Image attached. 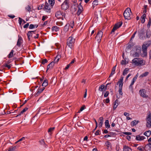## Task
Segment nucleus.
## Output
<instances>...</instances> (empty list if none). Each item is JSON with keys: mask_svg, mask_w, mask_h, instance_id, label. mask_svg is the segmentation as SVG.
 I'll return each mask as SVG.
<instances>
[{"mask_svg": "<svg viewBox=\"0 0 151 151\" xmlns=\"http://www.w3.org/2000/svg\"><path fill=\"white\" fill-rule=\"evenodd\" d=\"M73 35V34H72L71 36L68 38L67 43L68 46L71 49L73 48V47H74L75 42V39H73L72 36Z\"/></svg>", "mask_w": 151, "mask_h": 151, "instance_id": "obj_3", "label": "nucleus"}, {"mask_svg": "<svg viewBox=\"0 0 151 151\" xmlns=\"http://www.w3.org/2000/svg\"><path fill=\"white\" fill-rule=\"evenodd\" d=\"M93 9H94V7L98 4V0H95L93 2Z\"/></svg>", "mask_w": 151, "mask_h": 151, "instance_id": "obj_25", "label": "nucleus"}, {"mask_svg": "<svg viewBox=\"0 0 151 151\" xmlns=\"http://www.w3.org/2000/svg\"><path fill=\"white\" fill-rule=\"evenodd\" d=\"M70 26L69 24H67L64 27V31L65 32H67L68 29L69 27Z\"/></svg>", "mask_w": 151, "mask_h": 151, "instance_id": "obj_37", "label": "nucleus"}, {"mask_svg": "<svg viewBox=\"0 0 151 151\" xmlns=\"http://www.w3.org/2000/svg\"><path fill=\"white\" fill-rule=\"evenodd\" d=\"M19 23L20 25H21L22 22H23L24 24H25L26 23V22L23 19H22L20 17H19Z\"/></svg>", "mask_w": 151, "mask_h": 151, "instance_id": "obj_38", "label": "nucleus"}, {"mask_svg": "<svg viewBox=\"0 0 151 151\" xmlns=\"http://www.w3.org/2000/svg\"><path fill=\"white\" fill-rule=\"evenodd\" d=\"M144 136H141L139 135H137L136 136L135 139L137 141H141L145 139Z\"/></svg>", "mask_w": 151, "mask_h": 151, "instance_id": "obj_15", "label": "nucleus"}, {"mask_svg": "<svg viewBox=\"0 0 151 151\" xmlns=\"http://www.w3.org/2000/svg\"><path fill=\"white\" fill-rule=\"evenodd\" d=\"M111 83V82L110 83H108L106 85L104 91H105L106 90L109 89Z\"/></svg>", "mask_w": 151, "mask_h": 151, "instance_id": "obj_44", "label": "nucleus"}, {"mask_svg": "<svg viewBox=\"0 0 151 151\" xmlns=\"http://www.w3.org/2000/svg\"><path fill=\"white\" fill-rule=\"evenodd\" d=\"M3 67H7L8 69H10L11 68V66L10 65H8L6 63H5L4 65H3Z\"/></svg>", "mask_w": 151, "mask_h": 151, "instance_id": "obj_52", "label": "nucleus"}, {"mask_svg": "<svg viewBox=\"0 0 151 151\" xmlns=\"http://www.w3.org/2000/svg\"><path fill=\"white\" fill-rule=\"evenodd\" d=\"M29 26V23H27L26 24H25L24 26L23 27L24 28H27Z\"/></svg>", "mask_w": 151, "mask_h": 151, "instance_id": "obj_63", "label": "nucleus"}, {"mask_svg": "<svg viewBox=\"0 0 151 151\" xmlns=\"http://www.w3.org/2000/svg\"><path fill=\"white\" fill-rule=\"evenodd\" d=\"M48 85V81L47 79H45L42 84V86L45 87Z\"/></svg>", "mask_w": 151, "mask_h": 151, "instance_id": "obj_27", "label": "nucleus"}, {"mask_svg": "<svg viewBox=\"0 0 151 151\" xmlns=\"http://www.w3.org/2000/svg\"><path fill=\"white\" fill-rule=\"evenodd\" d=\"M147 123L146 126L148 128L151 127V114H150L147 116L146 118Z\"/></svg>", "mask_w": 151, "mask_h": 151, "instance_id": "obj_5", "label": "nucleus"}, {"mask_svg": "<svg viewBox=\"0 0 151 151\" xmlns=\"http://www.w3.org/2000/svg\"><path fill=\"white\" fill-rule=\"evenodd\" d=\"M21 43V41L18 40L17 45L18 47H19L20 46Z\"/></svg>", "mask_w": 151, "mask_h": 151, "instance_id": "obj_59", "label": "nucleus"}, {"mask_svg": "<svg viewBox=\"0 0 151 151\" xmlns=\"http://www.w3.org/2000/svg\"><path fill=\"white\" fill-rule=\"evenodd\" d=\"M54 129L55 127L50 128L48 129V132H51L53 131V130Z\"/></svg>", "mask_w": 151, "mask_h": 151, "instance_id": "obj_62", "label": "nucleus"}, {"mask_svg": "<svg viewBox=\"0 0 151 151\" xmlns=\"http://www.w3.org/2000/svg\"><path fill=\"white\" fill-rule=\"evenodd\" d=\"M48 2L51 6H52L55 4V0H48Z\"/></svg>", "mask_w": 151, "mask_h": 151, "instance_id": "obj_42", "label": "nucleus"}, {"mask_svg": "<svg viewBox=\"0 0 151 151\" xmlns=\"http://www.w3.org/2000/svg\"><path fill=\"white\" fill-rule=\"evenodd\" d=\"M151 134V131L150 130H148L145 132L144 133V134L147 137H148L150 136Z\"/></svg>", "mask_w": 151, "mask_h": 151, "instance_id": "obj_32", "label": "nucleus"}, {"mask_svg": "<svg viewBox=\"0 0 151 151\" xmlns=\"http://www.w3.org/2000/svg\"><path fill=\"white\" fill-rule=\"evenodd\" d=\"M116 65H115V66L112 69V71L110 75V76H109V77H110L111 76H112L115 73V72L116 69Z\"/></svg>", "mask_w": 151, "mask_h": 151, "instance_id": "obj_24", "label": "nucleus"}, {"mask_svg": "<svg viewBox=\"0 0 151 151\" xmlns=\"http://www.w3.org/2000/svg\"><path fill=\"white\" fill-rule=\"evenodd\" d=\"M139 58H135L132 60V63L137 66H143L145 64V62L142 60H139Z\"/></svg>", "mask_w": 151, "mask_h": 151, "instance_id": "obj_2", "label": "nucleus"}, {"mask_svg": "<svg viewBox=\"0 0 151 151\" xmlns=\"http://www.w3.org/2000/svg\"><path fill=\"white\" fill-rule=\"evenodd\" d=\"M109 133L110 134V135L111 136H114L116 135V134L115 132H109Z\"/></svg>", "mask_w": 151, "mask_h": 151, "instance_id": "obj_61", "label": "nucleus"}, {"mask_svg": "<svg viewBox=\"0 0 151 151\" xmlns=\"http://www.w3.org/2000/svg\"><path fill=\"white\" fill-rule=\"evenodd\" d=\"M116 150L117 151H119L120 150V147H119V145L118 144L116 145Z\"/></svg>", "mask_w": 151, "mask_h": 151, "instance_id": "obj_60", "label": "nucleus"}, {"mask_svg": "<svg viewBox=\"0 0 151 151\" xmlns=\"http://www.w3.org/2000/svg\"><path fill=\"white\" fill-rule=\"evenodd\" d=\"M123 23L122 22H118L114 25L113 28L111 33V34L114 33L115 31L117 29L120 27L122 25Z\"/></svg>", "mask_w": 151, "mask_h": 151, "instance_id": "obj_6", "label": "nucleus"}, {"mask_svg": "<svg viewBox=\"0 0 151 151\" xmlns=\"http://www.w3.org/2000/svg\"><path fill=\"white\" fill-rule=\"evenodd\" d=\"M47 60L46 59H44L42 60L41 63L42 64H44L45 63H47Z\"/></svg>", "mask_w": 151, "mask_h": 151, "instance_id": "obj_53", "label": "nucleus"}, {"mask_svg": "<svg viewBox=\"0 0 151 151\" xmlns=\"http://www.w3.org/2000/svg\"><path fill=\"white\" fill-rule=\"evenodd\" d=\"M122 86H121V85L120 84V85H119V94L121 96H122L123 95V93L122 91Z\"/></svg>", "mask_w": 151, "mask_h": 151, "instance_id": "obj_23", "label": "nucleus"}, {"mask_svg": "<svg viewBox=\"0 0 151 151\" xmlns=\"http://www.w3.org/2000/svg\"><path fill=\"white\" fill-rule=\"evenodd\" d=\"M60 28L57 26L52 27V28L51 30L52 32H57L59 30Z\"/></svg>", "mask_w": 151, "mask_h": 151, "instance_id": "obj_18", "label": "nucleus"}, {"mask_svg": "<svg viewBox=\"0 0 151 151\" xmlns=\"http://www.w3.org/2000/svg\"><path fill=\"white\" fill-rule=\"evenodd\" d=\"M140 95L143 98H147L148 96L146 95V91L145 89H140L139 91Z\"/></svg>", "mask_w": 151, "mask_h": 151, "instance_id": "obj_8", "label": "nucleus"}, {"mask_svg": "<svg viewBox=\"0 0 151 151\" xmlns=\"http://www.w3.org/2000/svg\"><path fill=\"white\" fill-rule=\"evenodd\" d=\"M147 48L145 45L143 44L142 46V50L143 53L144 54L145 56H146L147 55Z\"/></svg>", "mask_w": 151, "mask_h": 151, "instance_id": "obj_12", "label": "nucleus"}, {"mask_svg": "<svg viewBox=\"0 0 151 151\" xmlns=\"http://www.w3.org/2000/svg\"><path fill=\"white\" fill-rule=\"evenodd\" d=\"M54 65V63L53 62H51L49 64L47 67V69L46 72H47V70L50 69L52 68V67Z\"/></svg>", "mask_w": 151, "mask_h": 151, "instance_id": "obj_14", "label": "nucleus"}, {"mask_svg": "<svg viewBox=\"0 0 151 151\" xmlns=\"http://www.w3.org/2000/svg\"><path fill=\"white\" fill-rule=\"evenodd\" d=\"M149 72H146L142 74L139 77V78H142L143 77L147 76L149 74Z\"/></svg>", "mask_w": 151, "mask_h": 151, "instance_id": "obj_20", "label": "nucleus"}, {"mask_svg": "<svg viewBox=\"0 0 151 151\" xmlns=\"http://www.w3.org/2000/svg\"><path fill=\"white\" fill-rule=\"evenodd\" d=\"M123 78L124 77L122 76H121L119 81L118 82L117 84L119 83V85H120V84L121 85V86H123Z\"/></svg>", "mask_w": 151, "mask_h": 151, "instance_id": "obj_21", "label": "nucleus"}, {"mask_svg": "<svg viewBox=\"0 0 151 151\" xmlns=\"http://www.w3.org/2000/svg\"><path fill=\"white\" fill-rule=\"evenodd\" d=\"M133 45H132L131 44H129L128 45V46L127 47L126 49H131L132 48Z\"/></svg>", "mask_w": 151, "mask_h": 151, "instance_id": "obj_56", "label": "nucleus"}, {"mask_svg": "<svg viewBox=\"0 0 151 151\" xmlns=\"http://www.w3.org/2000/svg\"><path fill=\"white\" fill-rule=\"evenodd\" d=\"M137 149L140 151H144L143 147L142 146H139L137 148Z\"/></svg>", "mask_w": 151, "mask_h": 151, "instance_id": "obj_55", "label": "nucleus"}, {"mask_svg": "<svg viewBox=\"0 0 151 151\" xmlns=\"http://www.w3.org/2000/svg\"><path fill=\"white\" fill-rule=\"evenodd\" d=\"M14 51L12 50L9 54L8 55V57L9 58H11L13 57Z\"/></svg>", "mask_w": 151, "mask_h": 151, "instance_id": "obj_39", "label": "nucleus"}, {"mask_svg": "<svg viewBox=\"0 0 151 151\" xmlns=\"http://www.w3.org/2000/svg\"><path fill=\"white\" fill-rule=\"evenodd\" d=\"M69 7V4H65L63 3L61 5V9L64 10H66L68 9Z\"/></svg>", "mask_w": 151, "mask_h": 151, "instance_id": "obj_13", "label": "nucleus"}, {"mask_svg": "<svg viewBox=\"0 0 151 151\" xmlns=\"http://www.w3.org/2000/svg\"><path fill=\"white\" fill-rule=\"evenodd\" d=\"M105 86L104 84L101 85L99 88V90L101 91H102L105 89Z\"/></svg>", "mask_w": 151, "mask_h": 151, "instance_id": "obj_31", "label": "nucleus"}, {"mask_svg": "<svg viewBox=\"0 0 151 151\" xmlns=\"http://www.w3.org/2000/svg\"><path fill=\"white\" fill-rule=\"evenodd\" d=\"M138 73L136 74L135 76L134 77V78H133L131 83L132 84H134V82L136 81L137 77H138Z\"/></svg>", "mask_w": 151, "mask_h": 151, "instance_id": "obj_35", "label": "nucleus"}, {"mask_svg": "<svg viewBox=\"0 0 151 151\" xmlns=\"http://www.w3.org/2000/svg\"><path fill=\"white\" fill-rule=\"evenodd\" d=\"M105 124L106 128H109L110 127V125L109 123V121L108 120H106L105 122Z\"/></svg>", "mask_w": 151, "mask_h": 151, "instance_id": "obj_33", "label": "nucleus"}, {"mask_svg": "<svg viewBox=\"0 0 151 151\" xmlns=\"http://www.w3.org/2000/svg\"><path fill=\"white\" fill-rule=\"evenodd\" d=\"M78 10L76 13L77 15L79 16L80 15V14L82 12L83 10V7H78Z\"/></svg>", "mask_w": 151, "mask_h": 151, "instance_id": "obj_17", "label": "nucleus"}, {"mask_svg": "<svg viewBox=\"0 0 151 151\" xmlns=\"http://www.w3.org/2000/svg\"><path fill=\"white\" fill-rule=\"evenodd\" d=\"M105 145L108 148L110 147L111 149L112 146L111 143L109 141H107L105 143Z\"/></svg>", "mask_w": 151, "mask_h": 151, "instance_id": "obj_41", "label": "nucleus"}, {"mask_svg": "<svg viewBox=\"0 0 151 151\" xmlns=\"http://www.w3.org/2000/svg\"><path fill=\"white\" fill-rule=\"evenodd\" d=\"M103 35V32L101 30L99 31L97 33V34L95 37V38L97 40V41L98 42H100Z\"/></svg>", "mask_w": 151, "mask_h": 151, "instance_id": "obj_7", "label": "nucleus"}, {"mask_svg": "<svg viewBox=\"0 0 151 151\" xmlns=\"http://www.w3.org/2000/svg\"><path fill=\"white\" fill-rule=\"evenodd\" d=\"M132 149L129 147L125 145L124 146L123 151H131Z\"/></svg>", "mask_w": 151, "mask_h": 151, "instance_id": "obj_22", "label": "nucleus"}, {"mask_svg": "<svg viewBox=\"0 0 151 151\" xmlns=\"http://www.w3.org/2000/svg\"><path fill=\"white\" fill-rule=\"evenodd\" d=\"M70 24V27L72 28H73L74 26V21H71Z\"/></svg>", "mask_w": 151, "mask_h": 151, "instance_id": "obj_54", "label": "nucleus"}, {"mask_svg": "<svg viewBox=\"0 0 151 151\" xmlns=\"http://www.w3.org/2000/svg\"><path fill=\"white\" fill-rule=\"evenodd\" d=\"M26 10L28 12H30L31 11V8L29 5H28L27 6L25 7Z\"/></svg>", "mask_w": 151, "mask_h": 151, "instance_id": "obj_49", "label": "nucleus"}, {"mask_svg": "<svg viewBox=\"0 0 151 151\" xmlns=\"http://www.w3.org/2000/svg\"><path fill=\"white\" fill-rule=\"evenodd\" d=\"M25 139V137H22L20 139H19L18 141L16 142H15V144H16L18 142H19L21 141L22 140H24Z\"/></svg>", "mask_w": 151, "mask_h": 151, "instance_id": "obj_50", "label": "nucleus"}, {"mask_svg": "<svg viewBox=\"0 0 151 151\" xmlns=\"http://www.w3.org/2000/svg\"><path fill=\"white\" fill-rule=\"evenodd\" d=\"M141 48L140 47H136V51L139 54L141 52Z\"/></svg>", "mask_w": 151, "mask_h": 151, "instance_id": "obj_43", "label": "nucleus"}, {"mask_svg": "<svg viewBox=\"0 0 151 151\" xmlns=\"http://www.w3.org/2000/svg\"><path fill=\"white\" fill-rule=\"evenodd\" d=\"M85 108H85V106H82L81 108L80 109V110L79 111H78V112L79 113V112H80V111H81L83 110Z\"/></svg>", "mask_w": 151, "mask_h": 151, "instance_id": "obj_58", "label": "nucleus"}, {"mask_svg": "<svg viewBox=\"0 0 151 151\" xmlns=\"http://www.w3.org/2000/svg\"><path fill=\"white\" fill-rule=\"evenodd\" d=\"M49 6L50 5L46 2L45 3L43 9L47 12L50 13V8Z\"/></svg>", "mask_w": 151, "mask_h": 151, "instance_id": "obj_9", "label": "nucleus"}, {"mask_svg": "<svg viewBox=\"0 0 151 151\" xmlns=\"http://www.w3.org/2000/svg\"><path fill=\"white\" fill-rule=\"evenodd\" d=\"M143 44H145V45L146 46V47L147 48L149 47L151 44V41L149 40L147 42H145Z\"/></svg>", "mask_w": 151, "mask_h": 151, "instance_id": "obj_28", "label": "nucleus"}, {"mask_svg": "<svg viewBox=\"0 0 151 151\" xmlns=\"http://www.w3.org/2000/svg\"><path fill=\"white\" fill-rule=\"evenodd\" d=\"M45 89V87H43L41 88H39L37 90V92L35 93V96H38Z\"/></svg>", "mask_w": 151, "mask_h": 151, "instance_id": "obj_11", "label": "nucleus"}, {"mask_svg": "<svg viewBox=\"0 0 151 151\" xmlns=\"http://www.w3.org/2000/svg\"><path fill=\"white\" fill-rule=\"evenodd\" d=\"M28 109V108L27 107H25L22 111H21L19 114L16 116V117H17L19 116H20L24 112H25Z\"/></svg>", "mask_w": 151, "mask_h": 151, "instance_id": "obj_26", "label": "nucleus"}, {"mask_svg": "<svg viewBox=\"0 0 151 151\" xmlns=\"http://www.w3.org/2000/svg\"><path fill=\"white\" fill-rule=\"evenodd\" d=\"M29 28L30 29H33L34 28V24H30Z\"/></svg>", "mask_w": 151, "mask_h": 151, "instance_id": "obj_64", "label": "nucleus"}, {"mask_svg": "<svg viewBox=\"0 0 151 151\" xmlns=\"http://www.w3.org/2000/svg\"><path fill=\"white\" fill-rule=\"evenodd\" d=\"M103 119L104 118L103 117H101L99 118V120L100 122L99 124V127H102L103 123Z\"/></svg>", "mask_w": 151, "mask_h": 151, "instance_id": "obj_19", "label": "nucleus"}, {"mask_svg": "<svg viewBox=\"0 0 151 151\" xmlns=\"http://www.w3.org/2000/svg\"><path fill=\"white\" fill-rule=\"evenodd\" d=\"M131 10L129 8H127L124 11L123 13L124 17L125 19L130 20L131 19L130 12H131Z\"/></svg>", "mask_w": 151, "mask_h": 151, "instance_id": "obj_4", "label": "nucleus"}, {"mask_svg": "<svg viewBox=\"0 0 151 151\" xmlns=\"http://www.w3.org/2000/svg\"><path fill=\"white\" fill-rule=\"evenodd\" d=\"M73 49H71L70 48L69 49H68L67 50V53L68 55L70 56L72 54V50Z\"/></svg>", "mask_w": 151, "mask_h": 151, "instance_id": "obj_46", "label": "nucleus"}, {"mask_svg": "<svg viewBox=\"0 0 151 151\" xmlns=\"http://www.w3.org/2000/svg\"><path fill=\"white\" fill-rule=\"evenodd\" d=\"M40 143L42 145H43L45 147H46V144H45L44 140V139H42L39 141Z\"/></svg>", "mask_w": 151, "mask_h": 151, "instance_id": "obj_36", "label": "nucleus"}, {"mask_svg": "<svg viewBox=\"0 0 151 151\" xmlns=\"http://www.w3.org/2000/svg\"><path fill=\"white\" fill-rule=\"evenodd\" d=\"M139 54L136 51L133 54V56L134 57H139Z\"/></svg>", "mask_w": 151, "mask_h": 151, "instance_id": "obj_47", "label": "nucleus"}, {"mask_svg": "<svg viewBox=\"0 0 151 151\" xmlns=\"http://www.w3.org/2000/svg\"><path fill=\"white\" fill-rule=\"evenodd\" d=\"M109 92L108 91H106L105 93H104V96L105 97H106L108 96L109 94Z\"/></svg>", "mask_w": 151, "mask_h": 151, "instance_id": "obj_57", "label": "nucleus"}, {"mask_svg": "<svg viewBox=\"0 0 151 151\" xmlns=\"http://www.w3.org/2000/svg\"><path fill=\"white\" fill-rule=\"evenodd\" d=\"M62 12L60 11H58L55 13V16L58 19H61L62 20L63 19V17H62Z\"/></svg>", "mask_w": 151, "mask_h": 151, "instance_id": "obj_10", "label": "nucleus"}, {"mask_svg": "<svg viewBox=\"0 0 151 151\" xmlns=\"http://www.w3.org/2000/svg\"><path fill=\"white\" fill-rule=\"evenodd\" d=\"M19 147L18 145H16L14 147H10L9 148L8 151H15L16 149L18 148Z\"/></svg>", "mask_w": 151, "mask_h": 151, "instance_id": "obj_16", "label": "nucleus"}, {"mask_svg": "<svg viewBox=\"0 0 151 151\" xmlns=\"http://www.w3.org/2000/svg\"><path fill=\"white\" fill-rule=\"evenodd\" d=\"M129 69L127 68H125L123 72V75L124 76H125L127 74V73L128 71H129Z\"/></svg>", "mask_w": 151, "mask_h": 151, "instance_id": "obj_45", "label": "nucleus"}, {"mask_svg": "<svg viewBox=\"0 0 151 151\" xmlns=\"http://www.w3.org/2000/svg\"><path fill=\"white\" fill-rule=\"evenodd\" d=\"M139 38L141 40H144L146 38H149L151 36V31L149 29H147L145 32L143 28H142L138 31Z\"/></svg>", "mask_w": 151, "mask_h": 151, "instance_id": "obj_1", "label": "nucleus"}, {"mask_svg": "<svg viewBox=\"0 0 151 151\" xmlns=\"http://www.w3.org/2000/svg\"><path fill=\"white\" fill-rule=\"evenodd\" d=\"M33 34L31 32H30V31H29L28 32L27 35L28 37V40L30 41V37H32Z\"/></svg>", "mask_w": 151, "mask_h": 151, "instance_id": "obj_30", "label": "nucleus"}, {"mask_svg": "<svg viewBox=\"0 0 151 151\" xmlns=\"http://www.w3.org/2000/svg\"><path fill=\"white\" fill-rule=\"evenodd\" d=\"M133 85V84L131 83L129 87V89L132 93L133 92V87L132 86Z\"/></svg>", "mask_w": 151, "mask_h": 151, "instance_id": "obj_48", "label": "nucleus"}, {"mask_svg": "<svg viewBox=\"0 0 151 151\" xmlns=\"http://www.w3.org/2000/svg\"><path fill=\"white\" fill-rule=\"evenodd\" d=\"M147 150H151V143H149V144L146 145L145 147Z\"/></svg>", "mask_w": 151, "mask_h": 151, "instance_id": "obj_34", "label": "nucleus"}, {"mask_svg": "<svg viewBox=\"0 0 151 151\" xmlns=\"http://www.w3.org/2000/svg\"><path fill=\"white\" fill-rule=\"evenodd\" d=\"M127 63H126V61L125 59L124 60H122L121 62V64L122 65H126L127 64Z\"/></svg>", "mask_w": 151, "mask_h": 151, "instance_id": "obj_51", "label": "nucleus"}, {"mask_svg": "<svg viewBox=\"0 0 151 151\" xmlns=\"http://www.w3.org/2000/svg\"><path fill=\"white\" fill-rule=\"evenodd\" d=\"M139 121L138 120L136 121V120H134V121H133L132 122L131 125L132 126H134L135 125H136L138 123H139Z\"/></svg>", "mask_w": 151, "mask_h": 151, "instance_id": "obj_29", "label": "nucleus"}, {"mask_svg": "<svg viewBox=\"0 0 151 151\" xmlns=\"http://www.w3.org/2000/svg\"><path fill=\"white\" fill-rule=\"evenodd\" d=\"M150 26H151V18L149 17V18L147 26V27L148 28H150Z\"/></svg>", "mask_w": 151, "mask_h": 151, "instance_id": "obj_40", "label": "nucleus"}]
</instances>
